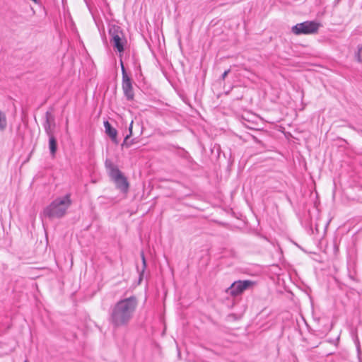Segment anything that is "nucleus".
<instances>
[{
	"instance_id": "nucleus-1",
	"label": "nucleus",
	"mask_w": 362,
	"mask_h": 362,
	"mask_svg": "<svg viewBox=\"0 0 362 362\" xmlns=\"http://www.w3.org/2000/svg\"><path fill=\"white\" fill-rule=\"evenodd\" d=\"M139 305L136 296L121 298L110 308L108 321L113 329L127 327L133 320Z\"/></svg>"
},
{
	"instance_id": "nucleus-2",
	"label": "nucleus",
	"mask_w": 362,
	"mask_h": 362,
	"mask_svg": "<svg viewBox=\"0 0 362 362\" xmlns=\"http://www.w3.org/2000/svg\"><path fill=\"white\" fill-rule=\"evenodd\" d=\"M71 205V195L66 194L52 201L43 211V215L50 219L63 217Z\"/></svg>"
},
{
	"instance_id": "nucleus-3",
	"label": "nucleus",
	"mask_w": 362,
	"mask_h": 362,
	"mask_svg": "<svg viewBox=\"0 0 362 362\" xmlns=\"http://www.w3.org/2000/svg\"><path fill=\"white\" fill-rule=\"evenodd\" d=\"M105 165L106 168L109 170L110 177L115 182L117 187L122 192H127L129 183L127 178L119 168L108 159L105 160Z\"/></svg>"
},
{
	"instance_id": "nucleus-4",
	"label": "nucleus",
	"mask_w": 362,
	"mask_h": 362,
	"mask_svg": "<svg viewBox=\"0 0 362 362\" xmlns=\"http://www.w3.org/2000/svg\"><path fill=\"white\" fill-rule=\"evenodd\" d=\"M110 41L113 47L119 53L123 52L127 40L122 28L116 25H110L109 27Z\"/></svg>"
},
{
	"instance_id": "nucleus-5",
	"label": "nucleus",
	"mask_w": 362,
	"mask_h": 362,
	"mask_svg": "<svg viewBox=\"0 0 362 362\" xmlns=\"http://www.w3.org/2000/svg\"><path fill=\"white\" fill-rule=\"evenodd\" d=\"M320 23L316 21H304L297 23L291 28V31L296 35H312L317 33Z\"/></svg>"
},
{
	"instance_id": "nucleus-6",
	"label": "nucleus",
	"mask_w": 362,
	"mask_h": 362,
	"mask_svg": "<svg viewBox=\"0 0 362 362\" xmlns=\"http://www.w3.org/2000/svg\"><path fill=\"white\" fill-rule=\"evenodd\" d=\"M254 282L250 280L237 281L233 282L229 288L226 289V293L231 296H238L242 294L245 290L252 287Z\"/></svg>"
},
{
	"instance_id": "nucleus-7",
	"label": "nucleus",
	"mask_w": 362,
	"mask_h": 362,
	"mask_svg": "<svg viewBox=\"0 0 362 362\" xmlns=\"http://www.w3.org/2000/svg\"><path fill=\"white\" fill-rule=\"evenodd\" d=\"M122 74V87L124 92V95L127 100H133L134 98V93L133 90L132 82L130 77L127 75L125 68L121 61Z\"/></svg>"
},
{
	"instance_id": "nucleus-8",
	"label": "nucleus",
	"mask_w": 362,
	"mask_h": 362,
	"mask_svg": "<svg viewBox=\"0 0 362 362\" xmlns=\"http://www.w3.org/2000/svg\"><path fill=\"white\" fill-rule=\"evenodd\" d=\"M45 119L43 127L46 134L47 136L54 135V129L55 127L54 116L49 112H47L45 114Z\"/></svg>"
},
{
	"instance_id": "nucleus-9",
	"label": "nucleus",
	"mask_w": 362,
	"mask_h": 362,
	"mask_svg": "<svg viewBox=\"0 0 362 362\" xmlns=\"http://www.w3.org/2000/svg\"><path fill=\"white\" fill-rule=\"evenodd\" d=\"M104 127L105 129L106 134L111 138L112 141L115 143H117V130L111 126V124H110V122L108 121L104 122Z\"/></svg>"
},
{
	"instance_id": "nucleus-10",
	"label": "nucleus",
	"mask_w": 362,
	"mask_h": 362,
	"mask_svg": "<svg viewBox=\"0 0 362 362\" xmlns=\"http://www.w3.org/2000/svg\"><path fill=\"white\" fill-rule=\"evenodd\" d=\"M49 137V148L50 153L54 156L57 150V140L54 135L48 136Z\"/></svg>"
},
{
	"instance_id": "nucleus-11",
	"label": "nucleus",
	"mask_w": 362,
	"mask_h": 362,
	"mask_svg": "<svg viewBox=\"0 0 362 362\" xmlns=\"http://www.w3.org/2000/svg\"><path fill=\"white\" fill-rule=\"evenodd\" d=\"M132 124H133V121H132V122L129 125V134L125 136L124 141L122 144V147L129 148L132 144V141H128V139L130 138V136L132 134Z\"/></svg>"
},
{
	"instance_id": "nucleus-12",
	"label": "nucleus",
	"mask_w": 362,
	"mask_h": 362,
	"mask_svg": "<svg viewBox=\"0 0 362 362\" xmlns=\"http://www.w3.org/2000/svg\"><path fill=\"white\" fill-rule=\"evenodd\" d=\"M7 127V119L6 114L0 110V131L3 132Z\"/></svg>"
},
{
	"instance_id": "nucleus-13",
	"label": "nucleus",
	"mask_w": 362,
	"mask_h": 362,
	"mask_svg": "<svg viewBox=\"0 0 362 362\" xmlns=\"http://www.w3.org/2000/svg\"><path fill=\"white\" fill-rule=\"evenodd\" d=\"M230 72V69H228V70H226V71L223 73V74H222V76H221V79H222V80H225L226 77L228 76V74Z\"/></svg>"
},
{
	"instance_id": "nucleus-14",
	"label": "nucleus",
	"mask_w": 362,
	"mask_h": 362,
	"mask_svg": "<svg viewBox=\"0 0 362 362\" xmlns=\"http://www.w3.org/2000/svg\"><path fill=\"white\" fill-rule=\"evenodd\" d=\"M141 258H142V262H143V271H142V272H143L144 271V269L146 267V259H145V257H144V255L143 253L141 254Z\"/></svg>"
},
{
	"instance_id": "nucleus-15",
	"label": "nucleus",
	"mask_w": 362,
	"mask_h": 362,
	"mask_svg": "<svg viewBox=\"0 0 362 362\" xmlns=\"http://www.w3.org/2000/svg\"><path fill=\"white\" fill-rule=\"evenodd\" d=\"M355 57L358 62H361V52H357L355 54Z\"/></svg>"
},
{
	"instance_id": "nucleus-16",
	"label": "nucleus",
	"mask_w": 362,
	"mask_h": 362,
	"mask_svg": "<svg viewBox=\"0 0 362 362\" xmlns=\"http://www.w3.org/2000/svg\"><path fill=\"white\" fill-rule=\"evenodd\" d=\"M357 49H358V51H357L358 52H362V45H358Z\"/></svg>"
},
{
	"instance_id": "nucleus-17",
	"label": "nucleus",
	"mask_w": 362,
	"mask_h": 362,
	"mask_svg": "<svg viewBox=\"0 0 362 362\" xmlns=\"http://www.w3.org/2000/svg\"><path fill=\"white\" fill-rule=\"evenodd\" d=\"M141 276H142V274H140V276H139L140 280L141 279Z\"/></svg>"
},
{
	"instance_id": "nucleus-18",
	"label": "nucleus",
	"mask_w": 362,
	"mask_h": 362,
	"mask_svg": "<svg viewBox=\"0 0 362 362\" xmlns=\"http://www.w3.org/2000/svg\"><path fill=\"white\" fill-rule=\"evenodd\" d=\"M25 362H28V361L27 360H25Z\"/></svg>"
}]
</instances>
